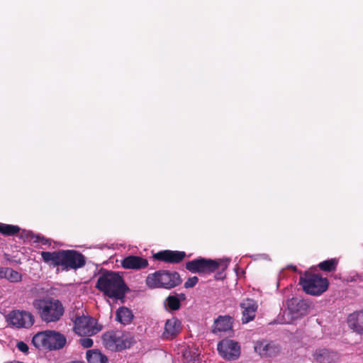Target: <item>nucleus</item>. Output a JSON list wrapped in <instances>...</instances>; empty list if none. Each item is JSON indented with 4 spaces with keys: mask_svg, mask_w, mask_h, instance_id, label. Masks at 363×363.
Here are the masks:
<instances>
[{
    "mask_svg": "<svg viewBox=\"0 0 363 363\" xmlns=\"http://www.w3.org/2000/svg\"><path fill=\"white\" fill-rule=\"evenodd\" d=\"M314 359L318 363H335L339 359L337 352L327 349L316 350L313 354Z\"/></svg>",
    "mask_w": 363,
    "mask_h": 363,
    "instance_id": "f3484780",
    "label": "nucleus"
},
{
    "mask_svg": "<svg viewBox=\"0 0 363 363\" xmlns=\"http://www.w3.org/2000/svg\"><path fill=\"white\" fill-rule=\"evenodd\" d=\"M149 263L147 259L139 256L129 255L121 261V266L126 269L139 270L147 267Z\"/></svg>",
    "mask_w": 363,
    "mask_h": 363,
    "instance_id": "4468645a",
    "label": "nucleus"
},
{
    "mask_svg": "<svg viewBox=\"0 0 363 363\" xmlns=\"http://www.w3.org/2000/svg\"><path fill=\"white\" fill-rule=\"evenodd\" d=\"M227 268V266H225L224 267H223V269H225Z\"/></svg>",
    "mask_w": 363,
    "mask_h": 363,
    "instance_id": "e433bc0d",
    "label": "nucleus"
},
{
    "mask_svg": "<svg viewBox=\"0 0 363 363\" xmlns=\"http://www.w3.org/2000/svg\"><path fill=\"white\" fill-rule=\"evenodd\" d=\"M79 342L84 348H89L93 345V340L89 337L82 338L79 340Z\"/></svg>",
    "mask_w": 363,
    "mask_h": 363,
    "instance_id": "c85d7f7f",
    "label": "nucleus"
},
{
    "mask_svg": "<svg viewBox=\"0 0 363 363\" xmlns=\"http://www.w3.org/2000/svg\"><path fill=\"white\" fill-rule=\"evenodd\" d=\"M34 238H35L34 242H38L42 245H51V240L50 239H48L40 235H35Z\"/></svg>",
    "mask_w": 363,
    "mask_h": 363,
    "instance_id": "bb28decb",
    "label": "nucleus"
},
{
    "mask_svg": "<svg viewBox=\"0 0 363 363\" xmlns=\"http://www.w3.org/2000/svg\"><path fill=\"white\" fill-rule=\"evenodd\" d=\"M43 262L52 267H60L62 271L77 269L86 264L85 257L74 250H60L40 252Z\"/></svg>",
    "mask_w": 363,
    "mask_h": 363,
    "instance_id": "f257e3e1",
    "label": "nucleus"
},
{
    "mask_svg": "<svg viewBox=\"0 0 363 363\" xmlns=\"http://www.w3.org/2000/svg\"><path fill=\"white\" fill-rule=\"evenodd\" d=\"M227 268V266H225L224 267H223V269H225Z\"/></svg>",
    "mask_w": 363,
    "mask_h": 363,
    "instance_id": "f704fd0d",
    "label": "nucleus"
},
{
    "mask_svg": "<svg viewBox=\"0 0 363 363\" xmlns=\"http://www.w3.org/2000/svg\"><path fill=\"white\" fill-rule=\"evenodd\" d=\"M220 265V260L199 257L187 262L185 267L192 273L211 274L218 269Z\"/></svg>",
    "mask_w": 363,
    "mask_h": 363,
    "instance_id": "6e6552de",
    "label": "nucleus"
},
{
    "mask_svg": "<svg viewBox=\"0 0 363 363\" xmlns=\"http://www.w3.org/2000/svg\"><path fill=\"white\" fill-rule=\"evenodd\" d=\"M186 256V252L184 251L165 250L154 254L152 257L166 263L179 264L184 260Z\"/></svg>",
    "mask_w": 363,
    "mask_h": 363,
    "instance_id": "ddd939ff",
    "label": "nucleus"
},
{
    "mask_svg": "<svg viewBox=\"0 0 363 363\" xmlns=\"http://www.w3.org/2000/svg\"><path fill=\"white\" fill-rule=\"evenodd\" d=\"M6 278L11 282H17L21 281V274L11 268H6Z\"/></svg>",
    "mask_w": 363,
    "mask_h": 363,
    "instance_id": "a878e982",
    "label": "nucleus"
},
{
    "mask_svg": "<svg viewBox=\"0 0 363 363\" xmlns=\"http://www.w3.org/2000/svg\"><path fill=\"white\" fill-rule=\"evenodd\" d=\"M233 326L232 318L229 315H220L214 321L213 333H217L230 330Z\"/></svg>",
    "mask_w": 363,
    "mask_h": 363,
    "instance_id": "aec40b11",
    "label": "nucleus"
},
{
    "mask_svg": "<svg viewBox=\"0 0 363 363\" xmlns=\"http://www.w3.org/2000/svg\"><path fill=\"white\" fill-rule=\"evenodd\" d=\"M347 324L354 332L363 335V311L350 314L347 318Z\"/></svg>",
    "mask_w": 363,
    "mask_h": 363,
    "instance_id": "a211bd4d",
    "label": "nucleus"
},
{
    "mask_svg": "<svg viewBox=\"0 0 363 363\" xmlns=\"http://www.w3.org/2000/svg\"><path fill=\"white\" fill-rule=\"evenodd\" d=\"M181 330V321L178 318L173 317L166 321L162 337L167 340H172L178 335Z\"/></svg>",
    "mask_w": 363,
    "mask_h": 363,
    "instance_id": "dca6fc26",
    "label": "nucleus"
},
{
    "mask_svg": "<svg viewBox=\"0 0 363 363\" xmlns=\"http://www.w3.org/2000/svg\"><path fill=\"white\" fill-rule=\"evenodd\" d=\"M199 281L197 277H192L189 278L184 283V287L186 289L193 288Z\"/></svg>",
    "mask_w": 363,
    "mask_h": 363,
    "instance_id": "cd10ccee",
    "label": "nucleus"
},
{
    "mask_svg": "<svg viewBox=\"0 0 363 363\" xmlns=\"http://www.w3.org/2000/svg\"><path fill=\"white\" fill-rule=\"evenodd\" d=\"M16 347L24 353L28 351V346L23 341H20L17 342Z\"/></svg>",
    "mask_w": 363,
    "mask_h": 363,
    "instance_id": "7c9ffc66",
    "label": "nucleus"
},
{
    "mask_svg": "<svg viewBox=\"0 0 363 363\" xmlns=\"http://www.w3.org/2000/svg\"><path fill=\"white\" fill-rule=\"evenodd\" d=\"M6 277V269H0V278Z\"/></svg>",
    "mask_w": 363,
    "mask_h": 363,
    "instance_id": "2f4dec72",
    "label": "nucleus"
},
{
    "mask_svg": "<svg viewBox=\"0 0 363 363\" xmlns=\"http://www.w3.org/2000/svg\"><path fill=\"white\" fill-rule=\"evenodd\" d=\"M21 228L18 225L0 223V234L5 236H13L20 233Z\"/></svg>",
    "mask_w": 363,
    "mask_h": 363,
    "instance_id": "5701e85b",
    "label": "nucleus"
},
{
    "mask_svg": "<svg viewBox=\"0 0 363 363\" xmlns=\"http://www.w3.org/2000/svg\"><path fill=\"white\" fill-rule=\"evenodd\" d=\"M64 335L55 330H45L35 334L32 339L33 345L38 350H57L66 344Z\"/></svg>",
    "mask_w": 363,
    "mask_h": 363,
    "instance_id": "39448f33",
    "label": "nucleus"
},
{
    "mask_svg": "<svg viewBox=\"0 0 363 363\" xmlns=\"http://www.w3.org/2000/svg\"><path fill=\"white\" fill-rule=\"evenodd\" d=\"M10 324L16 328H29L34 323L33 315L24 311H14L9 314Z\"/></svg>",
    "mask_w": 363,
    "mask_h": 363,
    "instance_id": "f8f14e48",
    "label": "nucleus"
},
{
    "mask_svg": "<svg viewBox=\"0 0 363 363\" xmlns=\"http://www.w3.org/2000/svg\"><path fill=\"white\" fill-rule=\"evenodd\" d=\"M182 282V279L177 272L165 269L148 274L145 280L147 286L150 289H171L178 286Z\"/></svg>",
    "mask_w": 363,
    "mask_h": 363,
    "instance_id": "20e7f679",
    "label": "nucleus"
},
{
    "mask_svg": "<svg viewBox=\"0 0 363 363\" xmlns=\"http://www.w3.org/2000/svg\"><path fill=\"white\" fill-rule=\"evenodd\" d=\"M179 297H178V298L180 299V301L186 299V296L184 294H179Z\"/></svg>",
    "mask_w": 363,
    "mask_h": 363,
    "instance_id": "473e14b6",
    "label": "nucleus"
},
{
    "mask_svg": "<svg viewBox=\"0 0 363 363\" xmlns=\"http://www.w3.org/2000/svg\"><path fill=\"white\" fill-rule=\"evenodd\" d=\"M103 343L105 347L113 352L121 351L130 347L131 341L121 332L110 331L106 333L103 337Z\"/></svg>",
    "mask_w": 363,
    "mask_h": 363,
    "instance_id": "0eeeda50",
    "label": "nucleus"
},
{
    "mask_svg": "<svg viewBox=\"0 0 363 363\" xmlns=\"http://www.w3.org/2000/svg\"><path fill=\"white\" fill-rule=\"evenodd\" d=\"M254 350L259 356L267 358L278 355L281 351V347L273 341L262 340L255 342Z\"/></svg>",
    "mask_w": 363,
    "mask_h": 363,
    "instance_id": "9b49d317",
    "label": "nucleus"
},
{
    "mask_svg": "<svg viewBox=\"0 0 363 363\" xmlns=\"http://www.w3.org/2000/svg\"><path fill=\"white\" fill-rule=\"evenodd\" d=\"M94 320L86 315H78L74 320V330L80 336H91L98 332Z\"/></svg>",
    "mask_w": 363,
    "mask_h": 363,
    "instance_id": "1a4fd4ad",
    "label": "nucleus"
},
{
    "mask_svg": "<svg viewBox=\"0 0 363 363\" xmlns=\"http://www.w3.org/2000/svg\"><path fill=\"white\" fill-rule=\"evenodd\" d=\"M289 308L297 316L305 315L309 311V305L304 300L297 298L291 300Z\"/></svg>",
    "mask_w": 363,
    "mask_h": 363,
    "instance_id": "6ab92c4d",
    "label": "nucleus"
},
{
    "mask_svg": "<svg viewBox=\"0 0 363 363\" xmlns=\"http://www.w3.org/2000/svg\"><path fill=\"white\" fill-rule=\"evenodd\" d=\"M338 264V260L335 258L330 259L321 262L318 264V267L323 272H334L336 270Z\"/></svg>",
    "mask_w": 363,
    "mask_h": 363,
    "instance_id": "b1692460",
    "label": "nucleus"
},
{
    "mask_svg": "<svg viewBox=\"0 0 363 363\" xmlns=\"http://www.w3.org/2000/svg\"><path fill=\"white\" fill-rule=\"evenodd\" d=\"M240 306L242 309V323H247L252 320L255 317V313L258 307L257 302L252 298H246L240 303Z\"/></svg>",
    "mask_w": 363,
    "mask_h": 363,
    "instance_id": "2eb2a0df",
    "label": "nucleus"
},
{
    "mask_svg": "<svg viewBox=\"0 0 363 363\" xmlns=\"http://www.w3.org/2000/svg\"><path fill=\"white\" fill-rule=\"evenodd\" d=\"M9 363H23L21 362L16 361V362H10Z\"/></svg>",
    "mask_w": 363,
    "mask_h": 363,
    "instance_id": "72a5a7b5",
    "label": "nucleus"
},
{
    "mask_svg": "<svg viewBox=\"0 0 363 363\" xmlns=\"http://www.w3.org/2000/svg\"><path fill=\"white\" fill-rule=\"evenodd\" d=\"M227 268V266H225L224 267H223V269H225Z\"/></svg>",
    "mask_w": 363,
    "mask_h": 363,
    "instance_id": "c9c22d12",
    "label": "nucleus"
},
{
    "mask_svg": "<svg viewBox=\"0 0 363 363\" xmlns=\"http://www.w3.org/2000/svg\"><path fill=\"white\" fill-rule=\"evenodd\" d=\"M133 318V311L125 306L119 307L116 312V320L124 325L131 323Z\"/></svg>",
    "mask_w": 363,
    "mask_h": 363,
    "instance_id": "412c9836",
    "label": "nucleus"
},
{
    "mask_svg": "<svg viewBox=\"0 0 363 363\" xmlns=\"http://www.w3.org/2000/svg\"><path fill=\"white\" fill-rule=\"evenodd\" d=\"M96 288L106 296L125 302V294L130 291L123 277L118 272L105 271L99 277Z\"/></svg>",
    "mask_w": 363,
    "mask_h": 363,
    "instance_id": "f03ea898",
    "label": "nucleus"
},
{
    "mask_svg": "<svg viewBox=\"0 0 363 363\" xmlns=\"http://www.w3.org/2000/svg\"><path fill=\"white\" fill-rule=\"evenodd\" d=\"M217 350L220 356L226 360L237 359L240 355V347L238 342L229 339L220 341Z\"/></svg>",
    "mask_w": 363,
    "mask_h": 363,
    "instance_id": "9d476101",
    "label": "nucleus"
},
{
    "mask_svg": "<svg viewBox=\"0 0 363 363\" xmlns=\"http://www.w3.org/2000/svg\"><path fill=\"white\" fill-rule=\"evenodd\" d=\"M299 284L307 294L320 296L328 289L329 281L318 274L305 272L299 278Z\"/></svg>",
    "mask_w": 363,
    "mask_h": 363,
    "instance_id": "423d86ee",
    "label": "nucleus"
},
{
    "mask_svg": "<svg viewBox=\"0 0 363 363\" xmlns=\"http://www.w3.org/2000/svg\"><path fill=\"white\" fill-rule=\"evenodd\" d=\"M33 305L41 320L47 323L58 321L64 314V307L57 299H36Z\"/></svg>",
    "mask_w": 363,
    "mask_h": 363,
    "instance_id": "7ed1b4c3",
    "label": "nucleus"
},
{
    "mask_svg": "<svg viewBox=\"0 0 363 363\" xmlns=\"http://www.w3.org/2000/svg\"><path fill=\"white\" fill-rule=\"evenodd\" d=\"M165 303L171 311H177L181 307L180 299L175 296H169L167 297Z\"/></svg>",
    "mask_w": 363,
    "mask_h": 363,
    "instance_id": "393cba45",
    "label": "nucleus"
},
{
    "mask_svg": "<svg viewBox=\"0 0 363 363\" xmlns=\"http://www.w3.org/2000/svg\"><path fill=\"white\" fill-rule=\"evenodd\" d=\"M20 238H24L26 240L33 239L35 238V235L33 234L31 231L28 230H22L20 233Z\"/></svg>",
    "mask_w": 363,
    "mask_h": 363,
    "instance_id": "c756f323",
    "label": "nucleus"
},
{
    "mask_svg": "<svg viewBox=\"0 0 363 363\" xmlns=\"http://www.w3.org/2000/svg\"><path fill=\"white\" fill-rule=\"evenodd\" d=\"M86 359L89 363H108V358L98 350H88Z\"/></svg>",
    "mask_w": 363,
    "mask_h": 363,
    "instance_id": "4be33fe9",
    "label": "nucleus"
}]
</instances>
